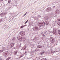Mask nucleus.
Segmentation results:
<instances>
[{
	"mask_svg": "<svg viewBox=\"0 0 60 60\" xmlns=\"http://www.w3.org/2000/svg\"><path fill=\"white\" fill-rule=\"evenodd\" d=\"M3 1V0H0V1H1V2H2Z\"/></svg>",
	"mask_w": 60,
	"mask_h": 60,
	"instance_id": "nucleus-24",
	"label": "nucleus"
},
{
	"mask_svg": "<svg viewBox=\"0 0 60 60\" xmlns=\"http://www.w3.org/2000/svg\"><path fill=\"white\" fill-rule=\"evenodd\" d=\"M34 13V12H32V13Z\"/></svg>",
	"mask_w": 60,
	"mask_h": 60,
	"instance_id": "nucleus-30",
	"label": "nucleus"
},
{
	"mask_svg": "<svg viewBox=\"0 0 60 60\" xmlns=\"http://www.w3.org/2000/svg\"><path fill=\"white\" fill-rule=\"evenodd\" d=\"M35 28L36 29V30H39V28L38 26H35Z\"/></svg>",
	"mask_w": 60,
	"mask_h": 60,
	"instance_id": "nucleus-7",
	"label": "nucleus"
},
{
	"mask_svg": "<svg viewBox=\"0 0 60 60\" xmlns=\"http://www.w3.org/2000/svg\"><path fill=\"white\" fill-rule=\"evenodd\" d=\"M24 26H24H26V25H25L24 26Z\"/></svg>",
	"mask_w": 60,
	"mask_h": 60,
	"instance_id": "nucleus-26",
	"label": "nucleus"
},
{
	"mask_svg": "<svg viewBox=\"0 0 60 60\" xmlns=\"http://www.w3.org/2000/svg\"><path fill=\"white\" fill-rule=\"evenodd\" d=\"M17 38L19 41H25L26 40V38L23 37H22L20 36H18Z\"/></svg>",
	"mask_w": 60,
	"mask_h": 60,
	"instance_id": "nucleus-2",
	"label": "nucleus"
},
{
	"mask_svg": "<svg viewBox=\"0 0 60 60\" xmlns=\"http://www.w3.org/2000/svg\"><path fill=\"white\" fill-rule=\"evenodd\" d=\"M42 47V46L40 45H38L37 47L38 48H41Z\"/></svg>",
	"mask_w": 60,
	"mask_h": 60,
	"instance_id": "nucleus-9",
	"label": "nucleus"
},
{
	"mask_svg": "<svg viewBox=\"0 0 60 60\" xmlns=\"http://www.w3.org/2000/svg\"><path fill=\"white\" fill-rule=\"evenodd\" d=\"M59 13V10H57L56 12V13L57 14Z\"/></svg>",
	"mask_w": 60,
	"mask_h": 60,
	"instance_id": "nucleus-8",
	"label": "nucleus"
},
{
	"mask_svg": "<svg viewBox=\"0 0 60 60\" xmlns=\"http://www.w3.org/2000/svg\"><path fill=\"white\" fill-rule=\"evenodd\" d=\"M11 2V0H9L8 1V3H10Z\"/></svg>",
	"mask_w": 60,
	"mask_h": 60,
	"instance_id": "nucleus-14",
	"label": "nucleus"
},
{
	"mask_svg": "<svg viewBox=\"0 0 60 60\" xmlns=\"http://www.w3.org/2000/svg\"><path fill=\"white\" fill-rule=\"evenodd\" d=\"M3 51L2 50H0V52H3Z\"/></svg>",
	"mask_w": 60,
	"mask_h": 60,
	"instance_id": "nucleus-19",
	"label": "nucleus"
},
{
	"mask_svg": "<svg viewBox=\"0 0 60 60\" xmlns=\"http://www.w3.org/2000/svg\"><path fill=\"white\" fill-rule=\"evenodd\" d=\"M41 60H45V59H42Z\"/></svg>",
	"mask_w": 60,
	"mask_h": 60,
	"instance_id": "nucleus-20",
	"label": "nucleus"
},
{
	"mask_svg": "<svg viewBox=\"0 0 60 60\" xmlns=\"http://www.w3.org/2000/svg\"><path fill=\"white\" fill-rule=\"evenodd\" d=\"M14 45V44H13V43H11V44L10 45V48H12V47H13Z\"/></svg>",
	"mask_w": 60,
	"mask_h": 60,
	"instance_id": "nucleus-6",
	"label": "nucleus"
},
{
	"mask_svg": "<svg viewBox=\"0 0 60 60\" xmlns=\"http://www.w3.org/2000/svg\"><path fill=\"white\" fill-rule=\"evenodd\" d=\"M56 30V28H54L53 29V31L52 32V33L54 34H57Z\"/></svg>",
	"mask_w": 60,
	"mask_h": 60,
	"instance_id": "nucleus-4",
	"label": "nucleus"
},
{
	"mask_svg": "<svg viewBox=\"0 0 60 60\" xmlns=\"http://www.w3.org/2000/svg\"><path fill=\"white\" fill-rule=\"evenodd\" d=\"M38 26L39 27H41L42 26H44L45 25V22H39L38 24Z\"/></svg>",
	"mask_w": 60,
	"mask_h": 60,
	"instance_id": "nucleus-1",
	"label": "nucleus"
},
{
	"mask_svg": "<svg viewBox=\"0 0 60 60\" xmlns=\"http://www.w3.org/2000/svg\"><path fill=\"white\" fill-rule=\"evenodd\" d=\"M58 34H59V35L60 36V30H59L58 31Z\"/></svg>",
	"mask_w": 60,
	"mask_h": 60,
	"instance_id": "nucleus-12",
	"label": "nucleus"
},
{
	"mask_svg": "<svg viewBox=\"0 0 60 60\" xmlns=\"http://www.w3.org/2000/svg\"><path fill=\"white\" fill-rule=\"evenodd\" d=\"M11 58V57H9L8 58H7V59L6 60H9Z\"/></svg>",
	"mask_w": 60,
	"mask_h": 60,
	"instance_id": "nucleus-13",
	"label": "nucleus"
},
{
	"mask_svg": "<svg viewBox=\"0 0 60 60\" xmlns=\"http://www.w3.org/2000/svg\"><path fill=\"white\" fill-rule=\"evenodd\" d=\"M28 20H27L26 22H25V24H26V23L27 22H28Z\"/></svg>",
	"mask_w": 60,
	"mask_h": 60,
	"instance_id": "nucleus-21",
	"label": "nucleus"
},
{
	"mask_svg": "<svg viewBox=\"0 0 60 60\" xmlns=\"http://www.w3.org/2000/svg\"><path fill=\"white\" fill-rule=\"evenodd\" d=\"M20 35L22 36H25V34H26L25 32L23 31L20 32Z\"/></svg>",
	"mask_w": 60,
	"mask_h": 60,
	"instance_id": "nucleus-3",
	"label": "nucleus"
},
{
	"mask_svg": "<svg viewBox=\"0 0 60 60\" xmlns=\"http://www.w3.org/2000/svg\"><path fill=\"white\" fill-rule=\"evenodd\" d=\"M26 13H27V12H26V14H25L23 16H25V15H26Z\"/></svg>",
	"mask_w": 60,
	"mask_h": 60,
	"instance_id": "nucleus-22",
	"label": "nucleus"
},
{
	"mask_svg": "<svg viewBox=\"0 0 60 60\" xmlns=\"http://www.w3.org/2000/svg\"><path fill=\"white\" fill-rule=\"evenodd\" d=\"M42 35L43 36H44V37L45 36V35H44V34H43Z\"/></svg>",
	"mask_w": 60,
	"mask_h": 60,
	"instance_id": "nucleus-23",
	"label": "nucleus"
},
{
	"mask_svg": "<svg viewBox=\"0 0 60 60\" xmlns=\"http://www.w3.org/2000/svg\"><path fill=\"white\" fill-rule=\"evenodd\" d=\"M42 52L43 54H45V51H43Z\"/></svg>",
	"mask_w": 60,
	"mask_h": 60,
	"instance_id": "nucleus-18",
	"label": "nucleus"
},
{
	"mask_svg": "<svg viewBox=\"0 0 60 60\" xmlns=\"http://www.w3.org/2000/svg\"><path fill=\"white\" fill-rule=\"evenodd\" d=\"M51 53H53V52H52V51L51 52Z\"/></svg>",
	"mask_w": 60,
	"mask_h": 60,
	"instance_id": "nucleus-28",
	"label": "nucleus"
},
{
	"mask_svg": "<svg viewBox=\"0 0 60 60\" xmlns=\"http://www.w3.org/2000/svg\"><path fill=\"white\" fill-rule=\"evenodd\" d=\"M49 24V22H45V24L46 25H48Z\"/></svg>",
	"mask_w": 60,
	"mask_h": 60,
	"instance_id": "nucleus-10",
	"label": "nucleus"
},
{
	"mask_svg": "<svg viewBox=\"0 0 60 60\" xmlns=\"http://www.w3.org/2000/svg\"><path fill=\"white\" fill-rule=\"evenodd\" d=\"M2 20H2V19H0V22H1V21H2Z\"/></svg>",
	"mask_w": 60,
	"mask_h": 60,
	"instance_id": "nucleus-17",
	"label": "nucleus"
},
{
	"mask_svg": "<svg viewBox=\"0 0 60 60\" xmlns=\"http://www.w3.org/2000/svg\"><path fill=\"white\" fill-rule=\"evenodd\" d=\"M20 27H21V28H23V27H24V26H21Z\"/></svg>",
	"mask_w": 60,
	"mask_h": 60,
	"instance_id": "nucleus-16",
	"label": "nucleus"
},
{
	"mask_svg": "<svg viewBox=\"0 0 60 60\" xmlns=\"http://www.w3.org/2000/svg\"><path fill=\"white\" fill-rule=\"evenodd\" d=\"M13 49H15V48H14H14H13Z\"/></svg>",
	"mask_w": 60,
	"mask_h": 60,
	"instance_id": "nucleus-29",
	"label": "nucleus"
},
{
	"mask_svg": "<svg viewBox=\"0 0 60 60\" xmlns=\"http://www.w3.org/2000/svg\"><path fill=\"white\" fill-rule=\"evenodd\" d=\"M58 20H59V21H60V19H59Z\"/></svg>",
	"mask_w": 60,
	"mask_h": 60,
	"instance_id": "nucleus-27",
	"label": "nucleus"
},
{
	"mask_svg": "<svg viewBox=\"0 0 60 60\" xmlns=\"http://www.w3.org/2000/svg\"><path fill=\"white\" fill-rule=\"evenodd\" d=\"M41 55H43V52H40Z\"/></svg>",
	"mask_w": 60,
	"mask_h": 60,
	"instance_id": "nucleus-15",
	"label": "nucleus"
},
{
	"mask_svg": "<svg viewBox=\"0 0 60 60\" xmlns=\"http://www.w3.org/2000/svg\"><path fill=\"white\" fill-rule=\"evenodd\" d=\"M50 39H51V43H54V41H53L54 40V38L52 37H51L50 38Z\"/></svg>",
	"mask_w": 60,
	"mask_h": 60,
	"instance_id": "nucleus-5",
	"label": "nucleus"
},
{
	"mask_svg": "<svg viewBox=\"0 0 60 60\" xmlns=\"http://www.w3.org/2000/svg\"><path fill=\"white\" fill-rule=\"evenodd\" d=\"M57 24L59 26H60V22H58L57 23Z\"/></svg>",
	"mask_w": 60,
	"mask_h": 60,
	"instance_id": "nucleus-11",
	"label": "nucleus"
},
{
	"mask_svg": "<svg viewBox=\"0 0 60 60\" xmlns=\"http://www.w3.org/2000/svg\"><path fill=\"white\" fill-rule=\"evenodd\" d=\"M17 52H15V54H17Z\"/></svg>",
	"mask_w": 60,
	"mask_h": 60,
	"instance_id": "nucleus-25",
	"label": "nucleus"
}]
</instances>
